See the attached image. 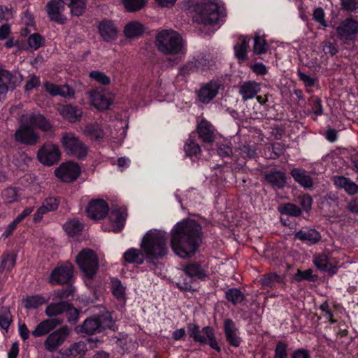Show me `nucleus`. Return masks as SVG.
<instances>
[{
    "label": "nucleus",
    "mask_w": 358,
    "mask_h": 358,
    "mask_svg": "<svg viewBox=\"0 0 358 358\" xmlns=\"http://www.w3.org/2000/svg\"><path fill=\"white\" fill-rule=\"evenodd\" d=\"M140 246L142 251L136 248L126 250L123 259L129 264H142L145 258L150 260L162 258L167 254V233L164 230L152 229L143 236Z\"/></svg>",
    "instance_id": "f257e3e1"
},
{
    "label": "nucleus",
    "mask_w": 358,
    "mask_h": 358,
    "mask_svg": "<svg viewBox=\"0 0 358 358\" xmlns=\"http://www.w3.org/2000/svg\"><path fill=\"white\" fill-rule=\"evenodd\" d=\"M201 226L192 220L176 223L171 231V246L181 258L194 255L201 242Z\"/></svg>",
    "instance_id": "f03ea898"
},
{
    "label": "nucleus",
    "mask_w": 358,
    "mask_h": 358,
    "mask_svg": "<svg viewBox=\"0 0 358 358\" xmlns=\"http://www.w3.org/2000/svg\"><path fill=\"white\" fill-rule=\"evenodd\" d=\"M182 8L193 13V18L206 26L217 25L225 17V8L218 0H183Z\"/></svg>",
    "instance_id": "7ed1b4c3"
},
{
    "label": "nucleus",
    "mask_w": 358,
    "mask_h": 358,
    "mask_svg": "<svg viewBox=\"0 0 358 358\" xmlns=\"http://www.w3.org/2000/svg\"><path fill=\"white\" fill-rule=\"evenodd\" d=\"M158 50L166 55L184 54L186 49L182 36L176 31L162 30L156 37Z\"/></svg>",
    "instance_id": "20e7f679"
},
{
    "label": "nucleus",
    "mask_w": 358,
    "mask_h": 358,
    "mask_svg": "<svg viewBox=\"0 0 358 358\" xmlns=\"http://www.w3.org/2000/svg\"><path fill=\"white\" fill-rule=\"evenodd\" d=\"M65 3L69 4L71 13L75 15H80L85 10V0H50L46 6V11L52 20L61 23L64 22L63 11Z\"/></svg>",
    "instance_id": "39448f33"
},
{
    "label": "nucleus",
    "mask_w": 358,
    "mask_h": 358,
    "mask_svg": "<svg viewBox=\"0 0 358 358\" xmlns=\"http://www.w3.org/2000/svg\"><path fill=\"white\" fill-rule=\"evenodd\" d=\"M76 262L81 271L89 278H92L99 266L98 257L90 249L82 250L76 256Z\"/></svg>",
    "instance_id": "423d86ee"
},
{
    "label": "nucleus",
    "mask_w": 358,
    "mask_h": 358,
    "mask_svg": "<svg viewBox=\"0 0 358 358\" xmlns=\"http://www.w3.org/2000/svg\"><path fill=\"white\" fill-rule=\"evenodd\" d=\"M32 119L33 117L31 115L24 114L22 116L20 125L15 134L17 141L24 144H32L36 141L38 136L29 122Z\"/></svg>",
    "instance_id": "0eeeda50"
},
{
    "label": "nucleus",
    "mask_w": 358,
    "mask_h": 358,
    "mask_svg": "<svg viewBox=\"0 0 358 358\" xmlns=\"http://www.w3.org/2000/svg\"><path fill=\"white\" fill-rule=\"evenodd\" d=\"M61 142L65 151L69 155L83 158L87 154V148L72 133L64 134Z\"/></svg>",
    "instance_id": "6e6552de"
},
{
    "label": "nucleus",
    "mask_w": 358,
    "mask_h": 358,
    "mask_svg": "<svg viewBox=\"0 0 358 358\" xmlns=\"http://www.w3.org/2000/svg\"><path fill=\"white\" fill-rule=\"evenodd\" d=\"M87 94L90 104L100 110L108 109L113 101L111 94L105 90L94 89Z\"/></svg>",
    "instance_id": "1a4fd4ad"
},
{
    "label": "nucleus",
    "mask_w": 358,
    "mask_h": 358,
    "mask_svg": "<svg viewBox=\"0 0 358 358\" xmlns=\"http://www.w3.org/2000/svg\"><path fill=\"white\" fill-rule=\"evenodd\" d=\"M61 152L57 145L45 144L38 152L39 162L45 166H52L60 159Z\"/></svg>",
    "instance_id": "9d476101"
},
{
    "label": "nucleus",
    "mask_w": 358,
    "mask_h": 358,
    "mask_svg": "<svg viewBox=\"0 0 358 358\" xmlns=\"http://www.w3.org/2000/svg\"><path fill=\"white\" fill-rule=\"evenodd\" d=\"M55 173L61 180L71 182L79 176L80 169L77 164L69 162L62 164L55 169Z\"/></svg>",
    "instance_id": "9b49d317"
},
{
    "label": "nucleus",
    "mask_w": 358,
    "mask_h": 358,
    "mask_svg": "<svg viewBox=\"0 0 358 358\" xmlns=\"http://www.w3.org/2000/svg\"><path fill=\"white\" fill-rule=\"evenodd\" d=\"M22 78L18 73L11 74L9 71L0 69V99L8 92L9 88H14L21 83Z\"/></svg>",
    "instance_id": "f8f14e48"
},
{
    "label": "nucleus",
    "mask_w": 358,
    "mask_h": 358,
    "mask_svg": "<svg viewBox=\"0 0 358 358\" xmlns=\"http://www.w3.org/2000/svg\"><path fill=\"white\" fill-rule=\"evenodd\" d=\"M109 212L108 203L101 199L90 201L87 206V216L92 220H101L106 217Z\"/></svg>",
    "instance_id": "ddd939ff"
},
{
    "label": "nucleus",
    "mask_w": 358,
    "mask_h": 358,
    "mask_svg": "<svg viewBox=\"0 0 358 358\" xmlns=\"http://www.w3.org/2000/svg\"><path fill=\"white\" fill-rule=\"evenodd\" d=\"M73 273V266L66 262L56 267L50 275V281L52 284L66 283L72 278Z\"/></svg>",
    "instance_id": "4468645a"
},
{
    "label": "nucleus",
    "mask_w": 358,
    "mask_h": 358,
    "mask_svg": "<svg viewBox=\"0 0 358 358\" xmlns=\"http://www.w3.org/2000/svg\"><path fill=\"white\" fill-rule=\"evenodd\" d=\"M70 331L68 327H63L57 331L50 334L45 341V349L48 351L55 350L62 345L69 335Z\"/></svg>",
    "instance_id": "2eb2a0df"
},
{
    "label": "nucleus",
    "mask_w": 358,
    "mask_h": 358,
    "mask_svg": "<svg viewBox=\"0 0 358 358\" xmlns=\"http://www.w3.org/2000/svg\"><path fill=\"white\" fill-rule=\"evenodd\" d=\"M220 85L216 81H210L203 85L198 92L199 100L204 103L210 102L218 94Z\"/></svg>",
    "instance_id": "dca6fc26"
},
{
    "label": "nucleus",
    "mask_w": 358,
    "mask_h": 358,
    "mask_svg": "<svg viewBox=\"0 0 358 358\" xmlns=\"http://www.w3.org/2000/svg\"><path fill=\"white\" fill-rule=\"evenodd\" d=\"M127 213L120 210H113L108 217L110 226H103L105 231H113L118 232L122 229L124 225Z\"/></svg>",
    "instance_id": "f3484780"
},
{
    "label": "nucleus",
    "mask_w": 358,
    "mask_h": 358,
    "mask_svg": "<svg viewBox=\"0 0 358 358\" xmlns=\"http://www.w3.org/2000/svg\"><path fill=\"white\" fill-rule=\"evenodd\" d=\"M313 262L321 271L329 272L331 274H334L336 272V266L334 261L329 258L326 255L315 256Z\"/></svg>",
    "instance_id": "a211bd4d"
},
{
    "label": "nucleus",
    "mask_w": 358,
    "mask_h": 358,
    "mask_svg": "<svg viewBox=\"0 0 358 358\" xmlns=\"http://www.w3.org/2000/svg\"><path fill=\"white\" fill-rule=\"evenodd\" d=\"M61 323V321L56 318L48 319L40 322L32 331L35 337H41L48 334Z\"/></svg>",
    "instance_id": "6ab92c4d"
},
{
    "label": "nucleus",
    "mask_w": 358,
    "mask_h": 358,
    "mask_svg": "<svg viewBox=\"0 0 358 358\" xmlns=\"http://www.w3.org/2000/svg\"><path fill=\"white\" fill-rule=\"evenodd\" d=\"M224 333L228 342L233 346L238 347L241 338L238 336V329L233 321L227 320L224 322Z\"/></svg>",
    "instance_id": "aec40b11"
},
{
    "label": "nucleus",
    "mask_w": 358,
    "mask_h": 358,
    "mask_svg": "<svg viewBox=\"0 0 358 358\" xmlns=\"http://www.w3.org/2000/svg\"><path fill=\"white\" fill-rule=\"evenodd\" d=\"M57 110L64 119L71 122L79 120L82 116L81 110L71 105L61 106Z\"/></svg>",
    "instance_id": "412c9836"
},
{
    "label": "nucleus",
    "mask_w": 358,
    "mask_h": 358,
    "mask_svg": "<svg viewBox=\"0 0 358 358\" xmlns=\"http://www.w3.org/2000/svg\"><path fill=\"white\" fill-rule=\"evenodd\" d=\"M144 26L138 21H131L127 23L124 28V34L128 38H136L142 35Z\"/></svg>",
    "instance_id": "4be33fe9"
},
{
    "label": "nucleus",
    "mask_w": 358,
    "mask_h": 358,
    "mask_svg": "<svg viewBox=\"0 0 358 358\" xmlns=\"http://www.w3.org/2000/svg\"><path fill=\"white\" fill-rule=\"evenodd\" d=\"M45 90L51 95H60L64 97H71L74 95V90L68 85L58 86L53 83H46Z\"/></svg>",
    "instance_id": "5701e85b"
},
{
    "label": "nucleus",
    "mask_w": 358,
    "mask_h": 358,
    "mask_svg": "<svg viewBox=\"0 0 358 358\" xmlns=\"http://www.w3.org/2000/svg\"><path fill=\"white\" fill-rule=\"evenodd\" d=\"M99 30L105 41L114 40L117 34V30L113 22L103 21L99 24Z\"/></svg>",
    "instance_id": "b1692460"
},
{
    "label": "nucleus",
    "mask_w": 358,
    "mask_h": 358,
    "mask_svg": "<svg viewBox=\"0 0 358 358\" xmlns=\"http://www.w3.org/2000/svg\"><path fill=\"white\" fill-rule=\"evenodd\" d=\"M337 31L341 37L348 38L358 32V23L352 20H347L338 27Z\"/></svg>",
    "instance_id": "393cba45"
},
{
    "label": "nucleus",
    "mask_w": 358,
    "mask_h": 358,
    "mask_svg": "<svg viewBox=\"0 0 358 358\" xmlns=\"http://www.w3.org/2000/svg\"><path fill=\"white\" fill-rule=\"evenodd\" d=\"M260 85L255 81L243 83L240 87V94L244 100L251 99L260 91Z\"/></svg>",
    "instance_id": "a878e982"
},
{
    "label": "nucleus",
    "mask_w": 358,
    "mask_h": 358,
    "mask_svg": "<svg viewBox=\"0 0 358 358\" xmlns=\"http://www.w3.org/2000/svg\"><path fill=\"white\" fill-rule=\"evenodd\" d=\"M200 137L206 142H212L215 138L213 126L206 120H202L197 127Z\"/></svg>",
    "instance_id": "bb28decb"
},
{
    "label": "nucleus",
    "mask_w": 358,
    "mask_h": 358,
    "mask_svg": "<svg viewBox=\"0 0 358 358\" xmlns=\"http://www.w3.org/2000/svg\"><path fill=\"white\" fill-rule=\"evenodd\" d=\"M334 182L336 187L344 189L350 194H354L358 192V186L345 177H335Z\"/></svg>",
    "instance_id": "cd10ccee"
},
{
    "label": "nucleus",
    "mask_w": 358,
    "mask_h": 358,
    "mask_svg": "<svg viewBox=\"0 0 358 358\" xmlns=\"http://www.w3.org/2000/svg\"><path fill=\"white\" fill-rule=\"evenodd\" d=\"M295 238L299 239L308 244H313L318 242L320 236L317 231L310 229L307 231H299L295 234Z\"/></svg>",
    "instance_id": "c85d7f7f"
},
{
    "label": "nucleus",
    "mask_w": 358,
    "mask_h": 358,
    "mask_svg": "<svg viewBox=\"0 0 358 358\" xmlns=\"http://www.w3.org/2000/svg\"><path fill=\"white\" fill-rule=\"evenodd\" d=\"M65 233L69 237H75L83 229V224L76 220L67 221L63 226Z\"/></svg>",
    "instance_id": "c756f323"
},
{
    "label": "nucleus",
    "mask_w": 358,
    "mask_h": 358,
    "mask_svg": "<svg viewBox=\"0 0 358 358\" xmlns=\"http://www.w3.org/2000/svg\"><path fill=\"white\" fill-rule=\"evenodd\" d=\"M124 8L129 13H135L143 9L148 4V0H122Z\"/></svg>",
    "instance_id": "7c9ffc66"
},
{
    "label": "nucleus",
    "mask_w": 358,
    "mask_h": 358,
    "mask_svg": "<svg viewBox=\"0 0 358 358\" xmlns=\"http://www.w3.org/2000/svg\"><path fill=\"white\" fill-rule=\"evenodd\" d=\"M265 178L269 183L278 188L282 187L286 183L285 174L280 171H271Z\"/></svg>",
    "instance_id": "2f4dec72"
},
{
    "label": "nucleus",
    "mask_w": 358,
    "mask_h": 358,
    "mask_svg": "<svg viewBox=\"0 0 358 358\" xmlns=\"http://www.w3.org/2000/svg\"><path fill=\"white\" fill-rule=\"evenodd\" d=\"M291 175L294 180L304 187H309L312 186L313 182L311 178L303 170L299 169H293Z\"/></svg>",
    "instance_id": "473e14b6"
},
{
    "label": "nucleus",
    "mask_w": 358,
    "mask_h": 358,
    "mask_svg": "<svg viewBox=\"0 0 358 358\" xmlns=\"http://www.w3.org/2000/svg\"><path fill=\"white\" fill-rule=\"evenodd\" d=\"M87 350L86 345L83 342H78L71 345L64 353L65 358H76L83 355Z\"/></svg>",
    "instance_id": "72a5a7b5"
},
{
    "label": "nucleus",
    "mask_w": 358,
    "mask_h": 358,
    "mask_svg": "<svg viewBox=\"0 0 358 358\" xmlns=\"http://www.w3.org/2000/svg\"><path fill=\"white\" fill-rule=\"evenodd\" d=\"M250 38L244 37L234 46L235 55L239 60H244L247 56V49L249 45Z\"/></svg>",
    "instance_id": "f704fd0d"
},
{
    "label": "nucleus",
    "mask_w": 358,
    "mask_h": 358,
    "mask_svg": "<svg viewBox=\"0 0 358 358\" xmlns=\"http://www.w3.org/2000/svg\"><path fill=\"white\" fill-rule=\"evenodd\" d=\"M28 115H31L33 117L32 120H29V122L30 125L34 127H38L44 131H48L51 128L50 124L47 121L45 117L39 114L33 115L31 113H27Z\"/></svg>",
    "instance_id": "c9c22d12"
},
{
    "label": "nucleus",
    "mask_w": 358,
    "mask_h": 358,
    "mask_svg": "<svg viewBox=\"0 0 358 358\" xmlns=\"http://www.w3.org/2000/svg\"><path fill=\"white\" fill-rule=\"evenodd\" d=\"M185 273L194 280L203 279L206 277L205 271L197 264H189L185 269Z\"/></svg>",
    "instance_id": "e433bc0d"
},
{
    "label": "nucleus",
    "mask_w": 358,
    "mask_h": 358,
    "mask_svg": "<svg viewBox=\"0 0 358 358\" xmlns=\"http://www.w3.org/2000/svg\"><path fill=\"white\" fill-rule=\"evenodd\" d=\"M101 324L100 319H88L84 322L82 327L87 334H94L100 331Z\"/></svg>",
    "instance_id": "4c0bfd02"
},
{
    "label": "nucleus",
    "mask_w": 358,
    "mask_h": 358,
    "mask_svg": "<svg viewBox=\"0 0 358 358\" xmlns=\"http://www.w3.org/2000/svg\"><path fill=\"white\" fill-rule=\"evenodd\" d=\"M45 303V300L41 296H31L24 299L26 308L35 309Z\"/></svg>",
    "instance_id": "58836bf2"
},
{
    "label": "nucleus",
    "mask_w": 358,
    "mask_h": 358,
    "mask_svg": "<svg viewBox=\"0 0 358 358\" xmlns=\"http://www.w3.org/2000/svg\"><path fill=\"white\" fill-rule=\"evenodd\" d=\"M12 322V316L10 310L6 307L0 308V327L7 330Z\"/></svg>",
    "instance_id": "ea45409f"
},
{
    "label": "nucleus",
    "mask_w": 358,
    "mask_h": 358,
    "mask_svg": "<svg viewBox=\"0 0 358 358\" xmlns=\"http://www.w3.org/2000/svg\"><path fill=\"white\" fill-rule=\"evenodd\" d=\"M16 258L13 254H6L3 257L0 271H10L15 265Z\"/></svg>",
    "instance_id": "a19ab883"
},
{
    "label": "nucleus",
    "mask_w": 358,
    "mask_h": 358,
    "mask_svg": "<svg viewBox=\"0 0 358 358\" xmlns=\"http://www.w3.org/2000/svg\"><path fill=\"white\" fill-rule=\"evenodd\" d=\"M184 150L186 155L190 157L197 156L201 152L199 145L192 139H189L184 145Z\"/></svg>",
    "instance_id": "79ce46f5"
},
{
    "label": "nucleus",
    "mask_w": 358,
    "mask_h": 358,
    "mask_svg": "<svg viewBox=\"0 0 358 358\" xmlns=\"http://www.w3.org/2000/svg\"><path fill=\"white\" fill-rule=\"evenodd\" d=\"M85 133L93 140H99L103 136V131L98 125H87Z\"/></svg>",
    "instance_id": "37998d69"
},
{
    "label": "nucleus",
    "mask_w": 358,
    "mask_h": 358,
    "mask_svg": "<svg viewBox=\"0 0 358 358\" xmlns=\"http://www.w3.org/2000/svg\"><path fill=\"white\" fill-rule=\"evenodd\" d=\"M67 305L64 303L50 304L47 307L45 313L49 317L55 316L63 313Z\"/></svg>",
    "instance_id": "c03bdc74"
},
{
    "label": "nucleus",
    "mask_w": 358,
    "mask_h": 358,
    "mask_svg": "<svg viewBox=\"0 0 358 358\" xmlns=\"http://www.w3.org/2000/svg\"><path fill=\"white\" fill-rule=\"evenodd\" d=\"M112 292L113 295L118 299H124L125 289L121 284L120 281L117 279L112 280Z\"/></svg>",
    "instance_id": "a18cd8bd"
},
{
    "label": "nucleus",
    "mask_w": 358,
    "mask_h": 358,
    "mask_svg": "<svg viewBox=\"0 0 358 358\" xmlns=\"http://www.w3.org/2000/svg\"><path fill=\"white\" fill-rule=\"evenodd\" d=\"M226 296L228 301H231L233 303H238L241 302L243 299V294L237 289H231L226 292Z\"/></svg>",
    "instance_id": "49530a36"
},
{
    "label": "nucleus",
    "mask_w": 358,
    "mask_h": 358,
    "mask_svg": "<svg viewBox=\"0 0 358 358\" xmlns=\"http://www.w3.org/2000/svg\"><path fill=\"white\" fill-rule=\"evenodd\" d=\"M90 77L103 85H108L110 83V79L108 76H107L104 73L99 71H93L90 72Z\"/></svg>",
    "instance_id": "de8ad7c7"
},
{
    "label": "nucleus",
    "mask_w": 358,
    "mask_h": 358,
    "mask_svg": "<svg viewBox=\"0 0 358 358\" xmlns=\"http://www.w3.org/2000/svg\"><path fill=\"white\" fill-rule=\"evenodd\" d=\"M1 198L6 203H13L17 200V194L15 189L8 188L2 192Z\"/></svg>",
    "instance_id": "09e8293b"
},
{
    "label": "nucleus",
    "mask_w": 358,
    "mask_h": 358,
    "mask_svg": "<svg viewBox=\"0 0 358 358\" xmlns=\"http://www.w3.org/2000/svg\"><path fill=\"white\" fill-rule=\"evenodd\" d=\"M202 332L203 334H205L206 335L207 341H208L210 346L219 352L220 349V347L218 346L217 341L215 339L214 334L212 329L208 327H204L202 329Z\"/></svg>",
    "instance_id": "8fccbe9b"
},
{
    "label": "nucleus",
    "mask_w": 358,
    "mask_h": 358,
    "mask_svg": "<svg viewBox=\"0 0 358 358\" xmlns=\"http://www.w3.org/2000/svg\"><path fill=\"white\" fill-rule=\"evenodd\" d=\"M280 212L283 214L297 216L300 214V209L295 205L292 203H287L280 208Z\"/></svg>",
    "instance_id": "3c124183"
},
{
    "label": "nucleus",
    "mask_w": 358,
    "mask_h": 358,
    "mask_svg": "<svg viewBox=\"0 0 358 358\" xmlns=\"http://www.w3.org/2000/svg\"><path fill=\"white\" fill-rule=\"evenodd\" d=\"M267 44L264 39L260 37H256L255 38V44H254V52L257 54H262L265 52L267 50Z\"/></svg>",
    "instance_id": "603ef678"
},
{
    "label": "nucleus",
    "mask_w": 358,
    "mask_h": 358,
    "mask_svg": "<svg viewBox=\"0 0 358 358\" xmlns=\"http://www.w3.org/2000/svg\"><path fill=\"white\" fill-rule=\"evenodd\" d=\"M280 277L275 274H268L265 275L262 280V284L264 286L272 287L276 282L280 281Z\"/></svg>",
    "instance_id": "864d4df0"
},
{
    "label": "nucleus",
    "mask_w": 358,
    "mask_h": 358,
    "mask_svg": "<svg viewBox=\"0 0 358 358\" xmlns=\"http://www.w3.org/2000/svg\"><path fill=\"white\" fill-rule=\"evenodd\" d=\"M287 345L282 343L279 342L276 345V348L275 350V357L274 358H287Z\"/></svg>",
    "instance_id": "5fc2aeb1"
},
{
    "label": "nucleus",
    "mask_w": 358,
    "mask_h": 358,
    "mask_svg": "<svg viewBox=\"0 0 358 358\" xmlns=\"http://www.w3.org/2000/svg\"><path fill=\"white\" fill-rule=\"evenodd\" d=\"M58 201L55 198H48L42 204V207L45 209L48 212L55 210L58 207Z\"/></svg>",
    "instance_id": "6e6d98bb"
},
{
    "label": "nucleus",
    "mask_w": 358,
    "mask_h": 358,
    "mask_svg": "<svg viewBox=\"0 0 358 358\" xmlns=\"http://www.w3.org/2000/svg\"><path fill=\"white\" fill-rule=\"evenodd\" d=\"M41 44L42 38L38 34H34L29 36L28 39V45L31 48L36 50L38 48Z\"/></svg>",
    "instance_id": "4d7b16f0"
},
{
    "label": "nucleus",
    "mask_w": 358,
    "mask_h": 358,
    "mask_svg": "<svg viewBox=\"0 0 358 358\" xmlns=\"http://www.w3.org/2000/svg\"><path fill=\"white\" fill-rule=\"evenodd\" d=\"M40 79L38 77L36 76H30L29 77V80H27L24 89L26 91H29L33 90L34 88L40 85Z\"/></svg>",
    "instance_id": "13d9d810"
},
{
    "label": "nucleus",
    "mask_w": 358,
    "mask_h": 358,
    "mask_svg": "<svg viewBox=\"0 0 358 358\" xmlns=\"http://www.w3.org/2000/svg\"><path fill=\"white\" fill-rule=\"evenodd\" d=\"M13 17L12 8L0 6V21L10 20Z\"/></svg>",
    "instance_id": "bf43d9fd"
},
{
    "label": "nucleus",
    "mask_w": 358,
    "mask_h": 358,
    "mask_svg": "<svg viewBox=\"0 0 358 358\" xmlns=\"http://www.w3.org/2000/svg\"><path fill=\"white\" fill-rule=\"evenodd\" d=\"M298 75L300 78V80L303 82L304 85L307 87H311L315 85V80L308 75L305 74L301 71H298Z\"/></svg>",
    "instance_id": "052dcab7"
},
{
    "label": "nucleus",
    "mask_w": 358,
    "mask_h": 358,
    "mask_svg": "<svg viewBox=\"0 0 358 358\" xmlns=\"http://www.w3.org/2000/svg\"><path fill=\"white\" fill-rule=\"evenodd\" d=\"M314 19L317 21L320 24L326 26V22L324 20V10L319 8L315 10L313 13Z\"/></svg>",
    "instance_id": "680f3d73"
},
{
    "label": "nucleus",
    "mask_w": 358,
    "mask_h": 358,
    "mask_svg": "<svg viewBox=\"0 0 358 358\" xmlns=\"http://www.w3.org/2000/svg\"><path fill=\"white\" fill-rule=\"evenodd\" d=\"M300 203L304 210H308L311 208L312 199L308 195H303L300 197Z\"/></svg>",
    "instance_id": "e2e57ef3"
},
{
    "label": "nucleus",
    "mask_w": 358,
    "mask_h": 358,
    "mask_svg": "<svg viewBox=\"0 0 358 358\" xmlns=\"http://www.w3.org/2000/svg\"><path fill=\"white\" fill-rule=\"evenodd\" d=\"M252 71L259 75H264L267 73V69L262 63H257L252 66Z\"/></svg>",
    "instance_id": "0e129e2a"
},
{
    "label": "nucleus",
    "mask_w": 358,
    "mask_h": 358,
    "mask_svg": "<svg viewBox=\"0 0 358 358\" xmlns=\"http://www.w3.org/2000/svg\"><path fill=\"white\" fill-rule=\"evenodd\" d=\"M18 331H19L20 336H21V338L23 340L25 341V340L28 339V338L29 336L30 331L28 329V328L25 324H24V323L19 324Z\"/></svg>",
    "instance_id": "69168bd1"
},
{
    "label": "nucleus",
    "mask_w": 358,
    "mask_h": 358,
    "mask_svg": "<svg viewBox=\"0 0 358 358\" xmlns=\"http://www.w3.org/2000/svg\"><path fill=\"white\" fill-rule=\"evenodd\" d=\"M10 33V27L8 24H4L0 27V40H3Z\"/></svg>",
    "instance_id": "338daca9"
},
{
    "label": "nucleus",
    "mask_w": 358,
    "mask_h": 358,
    "mask_svg": "<svg viewBox=\"0 0 358 358\" xmlns=\"http://www.w3.org/2000/svg\"><path fill=\"white\" fill-rule=\"evenodd\" d=\"M292 358H310V355L306 350H297L294 352Z\"/></svg>",
    "instance_id": "774afa93"
}]
</instances>
